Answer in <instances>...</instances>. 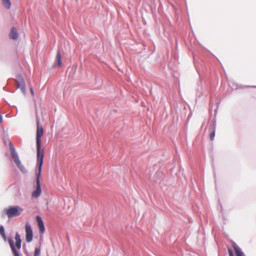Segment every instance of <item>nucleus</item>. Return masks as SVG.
<instances>
[{
    "mask_svg": "<svg viewBox=\"0 0 256 256\" xmlns=\"http://www.w3.org/2000/svg\"><path fill=\"white\" fill-rule=\"evenodd\" d=\"M215 136V130L214 128L212 130V132L210 134V138L211 140H214Z\"/></svg>",
    "mask_w": 256,
    "mask_h": 256,
    "instance_id": "nucleus-15",
    "label": "nucleus"
},
{
    "mask_svg": "<svg viewBox=\"0 0 256 256\" xmlns=\"http://www.w3.org/2000/svg\"><path fill=\"white\" fill-rule=\"evenodd\" d=\"M8 146L10 151L11 155L12 157L14 158L15 164H17L20 163V161L18 158V155L15 150L14 146L10 142Z\"/></svg>",
    "mask_w": 256,
    "mask_h": 256,
    "instance_id": "nucleus-6",
    "label": "nucleus"
},
{
    "mask_svg": "<svg viewBox=\"0 0 256 256\" xmlns=\"http://www.w3.org/2000/svg\"><path fill=\"white\" fill-rule=\"evenodd\" d=\"M23 210L22 208L18 206H10L8 208L4 210L8 218H12L14 216H18L20 214Z\"/></svg>",
    "mask_w": 256,
    "mask_h": 256,
    "instance_id": "nucleus-3",
    "label": "nucleus"
},
{
    "mask_svg": "<svg viewBox=\"0 0 256 256\" xmlns=\"http://www.w3.org/2000/svg\"><path fill=\"white\" fill-rule=\"evenodd\" d=\"M16 244H14V240L11 238H8L10 249L14 256H20L19 250L21 248L22 240L20 234L16 232L15 235Z\"/></svg>",
    "mask_w": 256,
    "mask_h": 256,
    "instance_id": "nucleus-1",
    "label": "nucleus"
},
{
    "mask_svg": "<svg viewBox=\"0 0 256 256\" xmlns=\"http://www.w3.org/2000/svg\"><path fill=\"white\" fill-rule=\"evenodd\" d=\"M25 231L26 233V241L28 242H30L32 240L33 234L31 226L30 224L28 223L26 224Z\"/></svg>",
    "mask_w": 256,
    "mask_h": 256,
    "instance_id": "nucleus-5",
    "label": "nucleus"
},
{
    "mask_svg": "<svg viewBox=\"0 0 256 256\" xmlns=\"http://www.w3.org/2000/svg\"><path fill=\"white\" fill-rule=\"evenodd\" d=\"M18 37V35L16 28L14 27L12 28L9 34V38L10 39L16 40Z\"/></svg>",
    "mask_w": 256,
    "mask_h": 256,
    "instance_id": "nucleus-9",
    "label": "nucleus"
},
{
    "mask_svg": "<svg viewBox=\"0 0 256 256\" xmlns=\"http://www.w3.org/2000/svg\"><path fill=\"white\" fill-rule=\"evenodd\" d=\"M0 234L2 236L3 240L4 241H6L7 240V238L5 234L4 228L3 226H0Z\"/></svg>",
    "mask_w": 256,
    "mask_h": 256,
    "instance_id": "nucleus-13",
    "label": "nucleus"
},
{
    "mask_svg": "<svg viewBox=\"0 0 256 256\" xmlns=\"http://www.w3.org/2000/svg\"><path fill=\"white\" fill-rule=\"evenodd\" d=\"M18 88L21 90L23 94H24L26 93V88L24 82L18 84Z\"/></svg>",
    "mask_w": 256,
    "mask_h": 256,
    "instance_id": "nucleus-14",
    "label": "nucleus"
},
{
    "mask_svg": "<svg viewBox=\"0 0 256 256\" xmlns=\"http://www.w3.org/2000/svg\"><path fill=\"white\" fill-rule=\"evenodd\" d=\"M232 246L236 256H245L241 249L234 242H232Z\"/></svg>",
    "mask_w": 256,
    "mask_h": 256,
    "instance_id": "nucleus-8",
    "label": "nucleus"
},
{
    "mask_svg": "<svg viewBox=\"0 0 256 256\" xmlns=\"http://www.w3.org/2000/svg\"><path fill=\"white\" fill-rule=\"evenodd\" d=\"M21 168H22L23 169V170H22V172H24L25 170V168L22 165V166H21Z\"/></svg>",
    "mask_w": 256,
    "mask_h": 256,
    "instance_id": "nucleus-21",
    "label": "nucleus"
},
{
    "mask_svg": "<svg viewBox=\"0 0 256 256\" xmlns=\"http://www.w3.org/2000/svg\"><path fill=\"white\" fill-rule=\"evenodd\" d=\"M44 154H36L38 172L36 174V184H40V178L41 175Z\"/></svg>",
    "mask_w": 256,
    "mask_h": 256,
    "instance_id": "nucleus-4",
    "label": "nucleus"
},
{
    "mask_svg": "<svg viewBox=\"0 0 256 256\" xmlns=\"http://www.w3.org/2000/svg\"><path fill=\"white\" fill-rule=\"evenodd\" d=\"M55 64L58 67H60L62 65V55H61V53L59 50H58L57 52H56Z\"/></svg>",
    "mask_w": 256,
    "mask_h": 256,
    "instance_id": "nucleus-10",
    "label": "nucleus"
},
{
    "mask_svg": "<svg viewBox=\"0 0 256 256\" xmlns=\"http://www.w3.org/2000/svg\"><path fill=\"white\" fill-rule=\"evenodd\" d=\"M2 118L1 114H0V123H2Z\"/></svg>",
    "mask_w": 256,
    "mask_h": 256,
    "instance_id": "nucleus-20",
    "label": "nucleus"
},
{
    "mask_svg": "<svg viewBox=\"0 0 256 256\" xmlns=\"http://www.w3.org/2000/svg\"><path fill=\"white\" fill-rule=\"evenodd\" d=\"M16 166L19 168L21 170H23V169L22 168H21V166H22V164H21V162H20V163L18 164H16Z\"/></svg>",
    "mask_w": 256,
    "mask_h": 256,
    "instance_id": "nucleus-18",
    "label": "nucleus"
},
{
    "mask_svg": "<svg viewBox=\"0 0 256 256\" xmlns=\"http://www.w3.org/2000/svg\"><path fill=\"white\" fill-rule=\"evenodd\" d=\"M36 220L38 223L40 231L41 233H44L45 230L43 221L40 216H36Z\"/></svg>",
    "mask_w": 256,
    "mask_h": 256,
    "instance_id": "nucleus-7",
    "label": "nucleus"
},
{
    "mask_svg": "<svg viewBox=\"0 0 256 256\" xmlns=\"http://www.w3.org/2000/svg\"><path fill=\"white\" fill-rule=\"evenodd\" d=\"M30 92H31L32 94V96H34V92L33 89L32 88H30Z\"/></svg>",
    "mask_w": 256,
    "mask_h": 256,
    "instance_id": "nucleus-19",
    "label": "nucleus"
},
{
    "mask_svg": "<svg viewBox=\"0 0 256 256\" xmlns=\"http://www.w3.org/2000/svg\"><path fill=\"white\" fill-rule=\"evenodd\" d=\"M40 184H36V188L32 193V196L35 198H38L41 194Z\"/></svg>",
    "mask_w": 256,
    "mask_h": 256,
    "instance_id": "nucleus-11",
    "label": "nucleus"
},
{
    "mask_svg": "<svg viewBox=\"0 0 256 256\" xmlns=\"http://www.w3.org/2000/svg\"><path fill=\"white\" fill-rule=\"evenodd\" d=\"M40 248H36L34 250V256H38L40 254Z\"/></svg>",
    "mask_w": 256,
    "mask_h": 256,
    "instance_id": "nucleus-16",
    "label": "nucleus"
},
{
    "mask_svg": "<svg viewBox=\"0 0 256 256\" xmlns=\"http://www.w3.org/2000/svg\"><path fill=\"white\" fill-rule=\"evenodd\" d=\"M3 6L6 9H10L11 6L10 0H2Z\"/></svg>",
    "mask_w": 256,
    "mask_h": 256,
    "instance_id": "nucleus-12",
    "label": "nucleus"
},
{
    "mask_svg": "<svg viewBox=\"0 0 256 256\" xmlns=\"http://www.w3.org/2000/svg\"><path fill=\"white\" fill-rule=\"evenodd\" d=\"M36 154H44V150L41 149V137L43 136L44 130L42 127L40 126V119L38 117L36 118Z\"/></svg>",
    "mask_w": 256,
    "mask_h": 256,
    "instance_id": "nucleus-2",
    "label": "nucleus"
},
{
    "mask_svg": "<svg viewBox=\"0 0 256 256\" xmlns=\"http://www.w3.org/2000/svg\"><path fill=\"white\" fill-rule=\"evenodd\" d=\"M228 252L229 256H234L233 251L231 248H228Z\"/></svg>",
    "mask_w": 256,
    "mask_h": 256,
    "instance_id": "nucleus-17",
    "label": "nucleus"
}]
</instances>
